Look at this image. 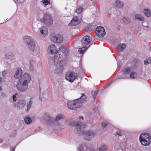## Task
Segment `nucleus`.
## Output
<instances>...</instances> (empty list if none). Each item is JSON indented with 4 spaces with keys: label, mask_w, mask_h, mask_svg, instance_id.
<instances>
[{
    "label": "nucleus",
    "mask_w": 151,
    "mask_h": 151,
    "mask_svg": "<svg viewBox=\"0 0 151 151\" xmlns=\"http://www.w3.org/2000/svg\"><path fill=\"white\" fill-rule=\"evenodd\" d=\"M69 55V50L67 48L65 47L64 46H61L54 57H50L49 58L50 61H53L55 65L58 64L60 66L62 62L64 60L65 61L68 58Z\"/></svg>",
    "instance_id": "1"
},
{
    "label": "nucleus",
    "mask_w": 151,
    "mask_h": 151,
    "mask_svg": "<svg viewBox=\"0 0 151 151\" xmlns=\"http://www.w3.org/2000/svg\"><path fill=\"white\" fill-rule=\"evenodd\" d=\"M26 46L28 49L31 51L34 56H39L40 49L39 47L36 44L33 37L28 35L25 36L24 38Z\"/></svg>",
    "instance_id": "2"
},
{
    "label": "nucleus",
    "mask_w": 151,
    "mask_h": 151,
    "mask_svg": "<svg viewBox=\"0 0 151 151\" xmlns=\"http://www.w3.org/2000/svg\"><path fill=\"white\" fill-rule=\"evenodd\" d=\"M30 75L27 73H24V75L19 79L16 87L17 90L21 92H26L29 88L28 84L31 81Z\"/></svg>",
    "instance_id": "3"
},
{
    "label": "nucleus",
    "mask_w": 151,
    "mask_h": 151,
    "mask_svg": "<svg viewBox=\"0 0 151 151\" xmlns=\"http://www.w3.org/2000/svg\"><path fill=\"white\" fill-rule=\"evenodd\" d=\"M76 130H75V132L79 134H84V139L88 141H91L95 135V132L92 130H89L85 132L84 128L86 127V124H82L81 123L78 124L76 125Z\"/></svg>",
    "instance_id": "4"
},
{
    "label": "nucleus",
    "mask_w": 151,
    "mask_h": 151,
    "mask_svg": "<svg viewBox=\"0 0 151 151\" xmlns=\"http://www.w3.org/2000/svg\"><path fill=\"white\" fill-rule=\"evenodd\" d=\"M81 96L78 99L73 101H68L67 103L68 108L70 109L75 110L82 106V104L86 100V96L84 93H82Z\"/></svg>",
    "instance_id": "5"
},
{
    "label": "nucleus",
    "mask_w": 151,
    "mask_h": 151,
    "mask_svg": "<svg viewBox=\"0 0 151 151\" xmlns=\"http://www.w3.org/2000/svg\"><path fill=\"white\" fill-rule=\"evenodd\" d=\"M136 68L135 65L131 67H125L122 70V73L125 75L129 74L130 73V78H135L137 76L136 72L135 70Z\"/></svg>",
    "instance_id": "6"
},
{
    "label": "nucleus",
    "mask_w": 151,
    "mask_h": 151,
    "mask_svg": "<svg viewBox=\"0 0 151 151\" xmlns=\"http://www.w3.org/2000/svg\"><path fill=\"white\" fill-rule=\"evenodd\" d=\"M151 137L148 134L145 133L141 134L139 137V141L143 145L148 146L151 143Z\"/></svg>",
    "instance_id": "7"
},
{
    "label": "nucleus",
    "mask_w": 151,
    "mask_h": 151,
    "mask_svg": "<svg viewBox=\"0 0 151 151\" xmlns=\"http://www.w3.org/2000/svg\"><path fill=\"white\" fill-rule=\"evenodd\" d=\"M42 22L47 26L52 25L53 24V20L52 16L48 13L44 14L43 18L41 19Z\"/></svg>",
    "instance_id": "8"
},
{
    "label": "nucleus",
    "mask_w": 151,
    "mask_h": 151,
    "mask_svg": "<svg viewBox=\"0 0 151 151\" xmlns=\"http://www.w3.org/2000/svg\"><path fill=\"white\" fill-rule=\"evenodd\" d=\"M77 76V74L73 71H70L68 72L65 76V79L69 81L73 82Z\"/></svg>",
    "instance_id": "9"
},
{
    "label": "nucleus",
    "mask_w": 151,
    "mask_h": 151,
    "mask_svg": "<svg viewBox=\"0 0 151 151\" xmlns=\"http://www.w3.org/2000/svg\"><path fill=\"white\" fill-rule=\"evenodd\" d=\"M37 33L41 37H45L48 33L47 27L44 26H42L38 28V30Z\"/></svg>",
    "instance_id": "10"
},
{
    "label": "nucleus",
    "mask_w": 151,
    "mask_h": 151,
    "mask_svg": "<svg viewBox=\"0 0 151 151\" xmlns=\"http://www.w3.org/2000/svg\"><path fill=\"white\" fill-rule=\"evenodd\" d=\"M51 39L53 42L58 43H61L63 40V36L60 35H53L51 38Z\"/></svg>",
    "instance_id": "11"
},
{
    "label": "nucleus",
    "mask_w": 151,
    "mask_h": 151,
    "mask_svg": "<svg viewBox=\"0 0 151 151\" xmlns=\"http://www.w3.org/2000/svg\"><path fill=\"white\" fill-rule=\"evenodd\" d=\"M96 35L100 37H103L106 34V32L104 28L101 26H99L96 28Z\"/></svg>",
    "instance_id": "12"
},
{
    "label": "nucleus",
    "mask_w": 151,
    "mask_h": 151,
    "mask_svg": "<svg viewBox=\"0 0 151 151\" xmlns=\"http://www.w3.org/2000/svg\"><path fill=\"white\" fill-rule=\"evenodd\" d=\"M91 41V38L88 36L84 37L81 40L82 45L83 46H86L89 44Z\"/></svg>",
    "instance_id": "13"
},
{
    "label": "nucleus",
    "mask_w": 151,
    "mask_h": 151,
    "mask_svg": "<svg viewBox=\"0 0 151 151\" xmlns=\"http://www.w3.org/2000/svg\"><path fill=\"white\" fill-rule=\"evenodd\" d=\"M24 74H22V70L21 68H19L16 72L14 75V78L16 79L20 78L21 77L23 76Z\"/></svg>",
    "instance_id": "14"
},
{
    "label": "nucleus",
    "mask_w": 151,
    "mask_h": 151,
    "mask_svg": "<svg viewBox=\"0 0 151 151\" xmlns=\"http://www.w3.org/2000/svg\"><path fill=\"white\" fill-rule=\"evenodd\" d=\"M48 50L49 52H50L52 54H54L58 51L55 45L53 44L50 45L49 46Z\"/></svg>",
    "instance_id": "15"
},
{
    "label": "nucleus",
    "mask_w": 151,
    "mask_h": 151,
    "mask_svg": "<svg viewBox=\"0 0 151 151\" xmlns=\"http://www.w3.org/2000/svg\"><path fill=\"white\" fill-rule=\"evenodd\" d=\"M78 18L76 17H74L71 22L68 24L69 26H75L78 25L79 23Z\"/></svg>",
    "instance_id": "16"
},
{
    "label": "nucleus",
    "mask_w": 151,
    "mask_h": 151,
    "mask_svg": "<svg viewBox=\"0 0 151 151\" xmlns=\"http://www.w3.org/2000/svg\"><path fill=\"white\" fill-rule=\"evenodd\" d=\"M126 47V45L124 43H120L116 47V49L118 52L123 51Z\"/></svg>",
    "instance_id": "17"
},
{
    "label": "nucleus",
    "mask_w": 151,
    "mask_h": 151,
    "mask_svg": "<svg viewBox=\"0 0 151 151\" xmlns=\"http://www.w3.org/2000/svg\"><path fill=\"white\" fill-rule=\"evenodd\" d=\"M26 104V101L22 99L19 101L17 103V109H20L23 108Z\"/></svg>",
    "instance_id": "18"
},
{
    "label": "nucleus",
    "mask_w": 151,
    "mask_h": 151,
    "mask_svg": "<svg viewBox=\"0 0 151 151\" xmlns=\"http://www.w3.org/2000/svg\"><path fill=\"white\" fill-rule=\"evenodd\" d=\"M6 58L9 59L11 61H12L15 59V57L11 52H9L5 54Z\"/></svg>",
    "instance_id": "19"
},
{
    "label": "nucleus",
    "mask_w": 151,
    "mask_h": 151,
    "mask_svg": "<svg viewBox=\"0 0 151 151\" xmlns=\"http://www.w3.org/2000/svg\"><path fill=\"white\" fill-rule=\"evenodd\" d=\"M57 65V68L55 70L54 72L55 73H61L63 70V67L62 66V64H61L60 66H59L58 64Z\"/></svg>",
    "instance_id": "20"
},
{
    "label": "nucleus",
    "mask_w": 151,
    "mask_h": 151,
    "mask_svg": "<svg viewBox=\"0 0 151 151\" xmlns=\"http://www.w3.org/2000/svg\"><path fill=\"white\" fill-rule=\"evenodd\" d=\"M115 5L116 7L120 8L124 6V3L120 1L117 0L115 3Z\"/></svg>",
    "instance_id": "21"
},
{
    "label": "nucleus",
    "mask_w": 151,
    "mask_h": 151,
    "mask_svg": "<svg viewBox=\"0 0 151 151\" xmlns=\"http://www.w3.org/2000/svg\"><path fill=\"white\" fill-rule=\"evenodd\" d=\"M144 12L145 16L147 17H150L151 15V10L150 9H145Z\"/></svg>",
    "instance_id": "22"
},
{
    "label": "nucleus",
    "mask_w": 151,
    "mask_h": 151,
    "mask_svg": "<svg viewBox=\"0 0 151 151\" xmlns=\"http://www.w3.org/2000/svg\"><path fill=\"white\" fill-rule=\"evenodd\" d=\"M135 18L136 19H137L139 21H144L145 20V19L144 17L142 16V15L140 14H136L135 16Z\"/></svg>",
    "instance_id": "23"
},
{
    "label": "nucleus",
    "mask_w": 151,
    "mask_h": 151,
    "mask_svg": "<svg viewBox=\"0 0 151 151\" xmlns=\"http://www.w3.org/2000/svg\"><path fill=\"white\" fill-rule=\"evenodd\" d=\"M65 118L64 116L62 114H60L58 115L55 118V120L56 122L58 121L59 120L64 119Z\"/></svg>",
    "instance_id": "24"
},
{
    "label": "nucleus",
    "mask_w": 151,
    "mask_h": 151,
    "mask_svg": "<svg viewBox=\"0 0 151 151\" xmlns=\"http://www.w3.org/2000/svg\"><path fill=\"white\" fill-rule=\"evenodd\" d=\"M24 121L25 123L28 124H30L32 122V120L29 116H26L24 118Z\"/></svg>",
    "instance_id": "25"
},
{
    "label": "nucleus",
    "mask_w": 151,
    "mask_h": 151,
    "mask_svg": "<svg viewBox=\"0 0 151 151\" xmlns=\"http://www.w3.org/2000/svg\"><path fill=\"white\" fill-rule=\"evenodd\" d=\"M88 48L87 47L85 46L79 48L78 50V52L80 54H83L85 52V51L87 50Z\"/></svg>",
    "instance_id": "26"
},
{
    "label": "nucleus",
    "mask_w": 151,
    "mask_h": 151,
    "mask_svg": "<svg viewBox=\"0 0 151 151\" xmlns=\"http://www.w3.org/2000/svg\"><path fill=\"white\" fill-rule=\"evenodd\" d=\"M107 147L105 145H101L99 149V151H106Z\"/></svg>",
    "instance_id": "27"
},
{
    "label": "nucleus",
    "mask_w": 151,
    "mask_h": 151,
    "mask_svg": "<svg viewBox=\"0 0 151 151\" xmlns=\"http://www.w3.org/2000/svg\"><path fill=\"white\" fill-rule=\"evenodd\" d=\"M123 21L126 24H128L131 22V20L129 18H126L125 17L123 18Z\"/></svg>",
    "instance_id": "28"
},
{
    "label": "nucleus",
    "mask_w": 151,
    "mask_h": 151,
    "mask_svg": "<svg viewBox=\"0 0 151 151\" xmlns=\"http://www.w3.org/2000/svg\"><path fill=\"white\" fill-rule=\"evenodd\" d=\"M33 101L32 98H31L29 99V102L27 105V109H29L32 106Z\"/></svg>",
    "instance_id": "29"
},
{
    "label": "nucleus",
    "mask_w": 151,
    "mask_h": 151,
    "mask_svg": "<svg viewBox=\"0 0 151 151\" xmlns=\"http://www.w3.org/2000/svg\"><path fill=\"white\" fill-rule=\"evenodd\" d=\"M83 8L82 7H78L77 8L76 12L78 14H80L83 10Z\"/></svg>",
    "instance_id": "30"
},
{
    "label": "nucleus",
    "mask_w": 151,
    "mask_h": 151,
    "mask_svg": "<svg viewBox=\"0 0 151 151\" xmlns=\"http://www.w3.org/2000/svg\"><path fill=\"white\" fill-rule=\"evenodd\" d=\"M151 63V58H150L148 59H147L144 61V63L145 64L147 65L149 63Z\"/></svg>",
    "instance_id": "31"
},
{
    "label": "nucleus",
    "mask_w": 151,
    "mask_h": 151,
    "mask_svg": "<svg viewBox=\"0 0 151 151\" xmlns=\"http://www.w3.org/2000/svg\"><path fill=\"white\" fill-rule=\"evenodd\" d=\"M122 134L121 133V132L119 131H117L116 132L115 135L116 137H119V136H122Z\"/></svg>",
    "instance_id": "32"
},
{
    "label": "nucleus",
    "mask_w": 151,
    "mask_h": 151,
    "mask_svg": "<svg viewBox=\"0 0 151 151\" xmlns=\"http://www.w3.org/2000/svg\"><path fill=\"white\" fill-rule=\"evenodd\" d=\"M42 2L45 4V5H47L49 4H50V1L47 0H42Z\"/></svg>",
    "instance_id": "33"
},
{
    "label": "nucleus",
    "mask_w": 151,
    "mask_h": 151,
    "mask_svg": "<svg viewBox=\"0 0 151 151\" xmlns=\"http://www.w3.org/2000/svg\"><path fill=\"white\" fill-rule=\"evenodd\" d=\"M98 93V92L97 91H95L94 92H92V95L94 97V98H95L96 96Z\"/></svg>",
    "instance_id": "34"
},
{
    "label": "nucleus",
    "mask_w": 151,
    "mask_h": 151,
    "mask_svg": "<svg viewBox=\"0 0 151 151\" xmlns=\"http://www.w3.org/2000/svg\"><path fill=\"white\" fill-rule=\"evenodd\" d=\"M95 27L92 26H89L88 27V29L89 31L92 30L95 28Z\"/></svg>",
    "instance_id": "35"
},
{
    "label": "nucleus",
    "mask_w": 151,
    "mask_h": 151,
    "mask_svg": "<svg viewBox=\"0 0 151 151\" xmlns=\"http://www.w3.org/2000/svg\"><path fill=\"white\" fill-rule=\"evenodd\" d=\"M29 63L30 64V65L31 66V68L30 69L31 70H33V65H32V61H33V60H29Z\"/></svg>",
    "instance_id": "36"
},
{
    "label": "nucleus",
    "mask_w": 151,
    "mask_h": 151,
    "mask_svg": "<svg viewBox=\"0 0 151 151\" xmlns=\"http://www.w3.org/2000/svg\"><path fill=\"white\" fill-rule=\"evenodd\" d=\"M120 147V144L119 143H116V145L115 148L116 149H119Z\"/></svg>",
    "instance_id": "37"
},
{
    "label": "nucleus",
    "mask_w": 151,
    "mask_h": 151,
    "mask_svg": "<svg viewBox=\"0 0 151 151\" xmlns=\"http://www.w3.org/2000/svg\"><path fill=\"white\" fill-rule=\"evenodd\" d=\"M17 95V93H16L15 95H13L12 96V98L13 99V101L14 102H15L16 101V100L15 99L16 98V95Z\"/></svg>",
    "instance_id": "38"
},
{
    "label": "nucleus",
    "mask_w": 151,
    "mask_h": 151,
    "mask_svg": "<svg viewBox=\"0 0 151 151\" xmlns=\"http://www.w3.org/2000/svg\"><path fill=\"white\" fill-rule=\"evenodd\" d=\"M107 125V124L104 122H103L101 123V126L104 127H106Z\"/></svg>",
    "instance_id": "39"
},
{
    "label": "nucleus",
    "mask_w": 151,
    "mask_h": 151,
    "mask_svg": "<svg viewBox=\"0 0 151 151\" xmlns=\"http://www.w3.org/2000/svg\"><path fill=\"white\" fill-rule=\"evenodd\" d=\"M6 71H3V73H2V75L3 76L5 77V76H6Z\"/></svg>",
    "instance_id": "40"
},
{
    "label": "nucleus",
    "mask_w": 151,
    "mask_h": 151,
    "mask_svg": "<svg viewBox=\"0 0 151 151\" xmlns=\"http://www.w3.org/2000/svg\"><path fill=\"white\" fill-rule=\"evenodd\" d=\"M14 135H10V136H11V137H14L16 136V132H14Z\"/></svg>",
    "instance_id": "41"
},
{
    "label": "nucleus",
    "mask_w": 151,
    "mask_h": 151,
    "mask_svg": "<svg viewBox=\"0 0 151 151\" xmlns=\"http://www.w3.org/2000/svg\"><path fill=\"white\" fill-rule=\"evenodd\" d=\"M111 14H109V13H108V14H107V17H110L111 16Z\"/></svg>",
    "instance_id": "42"
},
{
    "label": "nucleus",
    "mask_w": 151,
    "mask_h": 151,
    "mask_svg": "<svg viewBox=\"0 0 151 151\" xmlns=\"http://www.w3.org/2000/svg\"><path fill=\"white\" fill-rule=\"evenodd\" d=\"M81 119H82V120H83V119H84V118H83V116H81H81H79V119H81Z\"/></svg>",
    "instance_id": "43"
},
{
    "label": "nucleus",
    "mask_w": 151,
    "mask_h": 151,
    "mask_svg": "<svg viewBox=\"0 0 151 151\" xmlns=\"http://www.w3.org/2000/svg\"><path fill=\"white\" fill-rule=\"evenodd\" d=\"M15 3H17V1H20V0H13Z\"/></svg>",
    "instance_id": "44"
},
{
    "label": "nucleus",
    "mask_w": 151,
    "mask_h": 151,
    "mask_svg": "<svg viewBox=\"0 0 151 151\" xmlns=\"http://www.w3.org/2000/svg\"><path fill=\"white\" fill-rule=\"evenodd\" d=\"M3 140L2 139H0V143H2L3 142Z\"/></svg>",
    "instance_id": "45"
},
{
    "label": "nucleus",
    "mask_w": 151,
    "mask_h": 151,
    "mask_svg": "<svg viewBox=\"0 0 151 151\" xmlns=\"http://www.w3.org/2000/svg\"><path fill=\"white\" fill-rule=\"evenodd\" d=\"M15 148H13L11 149V151H14Z\"/></svg>",
    "instance_id": "46"
},
{
    "label": "nucleus",
    "mask_w": 151,
    "mask_h": 151,
    "mask_svg": "<svg viewBox=\"0 0 151 151\" xmlns=\"http://www.w3.org/2000/svg\"><path fill=\"white\" fill-rule=\"evenodd\" d=\"M32 30H33V32H35V29L34 27H33L32 28Z\"/></svg>",
    "instance_id": "47"
},
{
    "label": "nucleus",
    "mask_w": 151,
    "mask_h": 151,
    "mask_svg": "<svg viewBox=\"0 0 151 151\" xmlns=\"http://www.w3.org/2000/svg\"><path fill=\"white\" fill-rule=\"evenodd\" d=\"M2 90V87H1V86H0V92Z\"/></svg>",
    "instance_id": "48"
},
{
    "label": "nucleus",
    "mask_w": 151,
    "mask_h": 151,
    "mask_svg": "<svg viewBox=\"0 0 151 151\" xmlns=\"http://www.w3.org/2000/svg\"><path fill=\"white\" fill-rule=\"evenodd\" d=\"M39 99H40V100L41 101H42V99H41V97H40H40H39Z\"/></svg>",
    "instance_id": "49"
},
{
    "label": "nucleus",
    "mask_w": 151,
    "mask_h": 151,
    "mask_svg": "<svg viewBox=\"0 0 151 151\" xmlns=\"http://www.w3.org/2000/svg\"><path fill=\"white\" fill-rule=\"evenodd\" d=\"M2 81V78L1 77H0V82H1Z\"/></svg>",
    "instance_id": "50"
},
{
    "label": "nucleus",
    "mask_w": 151,
    "mask_h": 151,
    "mask_svg": "<svg viewBox=\"0 0 151 151\" xmlns=\"http://www.w3.org/2000/svg\"><path fill=\"white\" fill-rule=\"evenodd\" d=\"M25 59H24V60H23V61H24V62H25Z\"/></svg>",
    "instance_id": "51"
},
{
    "label": "nucleus",
    "mask_w": 151,
    "mask_h": 151,
    "mask_svg": "<svg viewBox=\"0 0 151 151\" xmlns=\"http://www.w3.org/2000/svg\"><path fill=\"white\" fill-rule=\"evenodd\" d=\"M121 150H122V149H121Z\"/></svg>",
    "instance_id": "52"
},
{
    "label": "nucleus",
    "mask_w": 151,
    "mask_h": 151,
    "mask_svg": "<svg viewBox=\"0 0 151 151\" xmlns=\"http://www.w3.org/2000/svg\"><path fill=\"white\" fill-rule=\"evenodd\" d=\"M121 150H122V149H121Z\"/></svg>",
    "instance_id": "53"
},
{
    "label": "nucleus",
    "mask_w": 151,
    "mask_h": 151,
    "mask_svg": "<svg viewBox=\"0 0 151 151\" xmlns=\"http://www.w3.org/2000/svg\"><path fill=\"white\" fill-rule=\"evenodd\" d=\"M121 150H122V149H121Z\"/></svg>",
    "instance_id": "54"
}]
</instances>
